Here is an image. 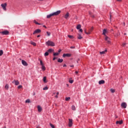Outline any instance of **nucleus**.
Wrapping results in <instances>:
<instances>
[{
    "mask_svg": "<svg viewBox=\"0 0 128 128\" xmlns=\"http://www.w3.org/2000/svg\"><path fill=\"white\" fill-rule=\"evenodd\" d=\"M62 56H63V58H66V57L70 58V56H72V54H63Z\"/></svg>",
    "mask_w": 128,
    "mask_h": 128,
    "instance_id": "obj_5",
    "label": "nucleus"
},
{
    "mask_svg": "<svg viewBox=\"0 0 128 128\" xmlns=\"http://www.w3.org/2000/svg\"><path fill=\"white\" fill-rule=\"evenodd\" d=\"M62 52V50H58V53L60 54V52Z\"/></svg>",
    "mask_w": 128,
    "mask_h": 128,
    "instance_id": "obj_51",
    "label": "nucleus"
},
{
    "mask_svg": "<svg viewBox=\"0 0 128 128\" xmlns=\"http://www.w3.org/2000/svg\"><path fill=\"white\" fill-rule=\"evenodd\" d=\"M94 30V27H91L90 28H88V32H86V28H85L84 30V32L86 34H90L92 33V32Z\"/></svg>",
    "mask_w": 128,
    "mask_h": 128,
    "instance_id": "obj_2",
    "label": "nucleus"
},
{
    "mask_svg": "<svg viewBox=\"0 0 128 128\" xmlns=\"http://www.w3.org/2000/svg\"><path fill=\"white\" fill-rule=\"evenodd\" d=\"M30 44H32V46H36V42H31Z\"/></svg>",
    "mask_w": 128,
    "mask_h": 128,
    "instance_id": "obj_23",
    "label": "nucleus"
},
{
    "mask_svg": "<svg viewBox=\"0 0 128 128\" xmlns=\"http://www.w3.org/2000/svg\"><path fill=\"white\" fill-rule=\"evenodd\" d=\"M40 66H44V62H42V60H40Z\"/></svg>",
    "mask_w": 128,
    "mask_h": 128,
    "instance_id": "obj_26",
    "label": "nucleus"
},
{
    "mask_svg": "<svg viewBox=\"0 0 128 128\" xmlns=\"http://www.w3.org/2000/svg\"><path fill=\"white\" fill-rule=\"evenodd\" d=\"M110 92H114L115 90L114 89H111Z\"/></svg>",
    "mask_w": 128,
    "mask_h": 128,
    "instance_id": "obj_41",
    "label": "nucleus"
},
{
    "mask_svg": "<svg viewBox=\"0 0 128 128\" xmlns=\"http://www.w3.org/2000/svg\"><path fill=\"white\" fill-rule=\"evenodd\" d=\"M43 82H46V76L44 77Z\"/></svg>",
    "mask_w": 128,
    "mask_h": 128,
    "instance_id": "obj_27",
    "label": "nucleus"
},
{
    "mask_svg": "<svg viewBox=\"0 0 128 128\" xmlns=\"http://www.w3.org/2000/svg\"><path fill=\"white\" fill-rule=\"evenodd\" d=\"M92 18H94V16L92 15V13L90 12H89Z\"/></svg>",
    "mask_w": 128,
    "mask_h": 128,
    "instance_id": "obj_42",
    "label": "nucleus"
},
{
    "mask_svg": "<svg viewBox=\"0 0 128 128\" xmlns=\"http://www.w3.org/2000/svg\"><path fill=\"white\" fill-rule=\"evenodd\" d=\"M4 128H6L4 127Z\"/></svg>",
    "mask_w": 128,
    "mask_h": 128,
    "instance_id": "obj_61",
    "label": "nucleus"
},
{
    "mask_svg": "<svg viewBox=\"0 0 128 128\" xmlns=\"http://www.w3.org/2000/svg\"><path fill=\"white\" fill-rule=\"evenodd\" d=\"M70 48H76V47H74V46H71V47H70Z\"/></svg>",
    "mask_w": 128,
    "mask_h": 128,
    "instance_id": "obj_45",
    "label": "nucleus"
},
{
    "mask_svg": "<svg viewBox=\"0 0 128 128\" xmlns=\"http://www.w3.org/2000/svg\"><path fill=\"white\" fill-rule=\"evenodd\" d=\"M54 52V50L50 48L49 50H48V52Z\"/></svg>",
    "mask_w": 128,
    "mask_h": 128,
    "instance_id": "obj_29",
    "label": "nucleus"
},
{
    "mask_svg": "<svg viewBox=\"0 0 128 128\" xmlns=\"http://www.w3.org/2000/svg\"><path fill=\"white\" fill-rule=\"evenodd\" d=\"M38 112H42V107L40 106H38Z\"/></svg>",
    "mask_w": 128,
    "mask_h": 128,
    "instance_id": "obj_14",
    "label": "nucleus"
},
{
    "mask_svg": "<svg viewBox=\"0 0 128 128\" xmlns=\"http://www.w3.org/2000/svg\"><path fill=\"white\" fill-rule=\"evenodd\" d=\"M44 56H48V52H46Z\"/></svg>",
    "mask_w": 128,
    "mask_h": 128,
    "instance_id": "obj_34",
    "label": "nucleus"
},
{
    "mask_svg": "<svg viewBox=\"0 0 128 128\" xmlns=\"http://www.w3.org/2000/svg\"><path fill=\"white\" fill-rule=\"evenodd\" d=\"M106 52H108V50H106L104 51L100 52V54H104Z\"/></svg>",
    "mask_w": 128,
    "mask_h": 128,
    "instance_id": "obj_17",
    "label": "nucleus"
},
{
    "mask_svg": "<svg viewBox=\"0 0 128 128\" xmlns=\"http://www.w3.org/2000/svg\"><path fill=\"white\" fill-rule=\"evenodd\" d=\"M126 43H123V44H122V46H126Z\"/></svg>",
    "mask_w": 128,
    "mask_h": 128,
    "instance_id": "obj_43",
    "label": "nucleus"
},
{
    "mask_svg": "<svg viewBox=\"0 0 128 128\" xmlns=\"http://www.w3.org/2000/svg\"><path fill=\"white\" fill-rule=\"evenodd\" d=\"M1 6L2 8L4 10H6V3L1 4Z\"/></svg>",
    "mask_w": 128,
    "mask_h": 128,
    "instance_id": "obj_7",
    "label": "nucleus"
},
{
    "mask_svg": "<svg viewBox=\"0 0 128 128\" xmlns=\"http://www.w3.org/2000/svg\"><path fill=\"white\" fill-rule=\"evenodd\" d=\"M58 62H64V60L59 58L58 60Z\"/></svg>",
    "mask_w": 128,
    "mask_h": 128,
    "instance_id": "obj_20",
    "label": "nucleus"
},
{
    "mask_svg": "<svg viewBox=\"0 0 128 128\" xmlns=\"http://www.w3.org/2000/svg\"><path fill=\"white\" fill-rule=\"evenodd\" d=\"M105 40L108 42V44H110V38L108 37V36H105Z\"/></svg>",
    "mask_w": 128,
    "mask_h": 128,
    "instance_id": "obj_10",
    "label": "nucleus"
},
{
    "mask_svg": "<svg viewBox=\"0 0 128 128\" xmlns=\"http://www.w3.org/2000/svg\"><path fill=\"white\" fill-rule=\"evenodd\" d=\"M77 38H78V40H82V36H80V34H78Z\"/></svg>",
    "mask_w": 128,
    "mask_h": 128,
    "instance_id": "obj_19",
    "label": "nucleus"
},
{
    "mask_svg": "<svg viewBox=\"0 0 128 128\" xmlns=\"http://www.w3.org/2000/svg\"><path fill=\"white\" fill-rule=\"evenodd\" d=\"M44 90H48V88L47 86L44 87V88H43Z\"/></svg>",
    "mask_w": 128,
    "mask_h": 128,
    "instance_id": "obj_37",
    "label": "nucleus"
},
{
    "mask_svg": "<svg viewBox=\"0 0 128 128\" xmlns=\"http://www.w3.org/2000/svg\"><path fill=\"white\" fill-rule=\"evenodd\" d=\"M41 32L42 30H40L37 29L33 32V34H40V32Z\"/></svg>",
    "mask_w": 128,
    "mask_h": 128,
    "instance_id": "obj_11",
    "label": "nucleus"
},
{
    "mask_svg": "<svg viewBox=\"0 0 128 128\" xmlns=\"http://www.w3.org/2000/svg\"><path fill=\"white\" fill-rule=\"evenodd\" d=\"M60 14V10H58L56 12L52 13L49 15H48L46 18H52V16H58V14Z\"/></svg>",
    "mask_w": 128,
    "mask_h": 128,
    "instance_id": "obj_1",
    "label": "nucleus"
},
{
    "mask_svg": "<svg viewBox=\"0 0 128 128\" xmlns=\"http://www.w3.org/2000/svg\"><path fill=\"white\" fill-rule=\"evenodd\" d=\"M56 58L54 57V58H53V60H56Z\"/></svg>",
    "mask_w": 128,
    "mask_h": 128,
    "instance_id": "obj_46",
    "label": "nucleus"
},
{
    "mask_svg": "<svg viewBox=\"0 0 128 128\" xmlns=\"http://www.w3.org/2000/svg\"><path fill=\"white\" fill-rule=\"evenodd\" d=\"M5 88L6 90H8V84H6V86H5Z\"/></svg>",
    "mask_w": 128,
    "mask_h": 128,
    "instance_id": "obj_35",
    "label": "nucleus"
},
{
    "mask_svg": "<svg viewBox=\"0 0 128 128\" xmlns=\"http://www.w3.org/2000/svg\"><path fill=\"white\" fill-rule=\"evenodd\" d=\"M122 0H117L118 2H121Z\"/></svg>",
    "mask_w": 128,
    "mask_h": 128,
    "instance_id": "obj_55",
    "label": "nucleus"
},
{
    "mask_svg": "<svg viewBox=\"0 0 128 128\" xmlns=\"http://www.w3.org/2000/svg\"><path fill=\"white\" fill-rule=\"evenodd\" d=\"M40 35H38V36H37V38H40Z\"/></svg>",
    "mask_w": 128,
    "mask_h": 128,
    "instance_id": "obj_53",
    "label": "nucleus"
},
{
    "mask_svg": "<svg viewBox=\"0 0 128 128\" xmlns=\"http://www.w3.org/2000/svg\"><path fill=\"white\" fill-rule=\"evenodd\" d=\"M22 88V86L20 85L18 86V88Z\"/></svg>",
    "mask_w": 128,
    "mask_h": 128,
    "instance_id": "obj_40",
    "label": "nucleus"
},
{
    "mask_svg": "<svg viewBox=\"0 0 128 128\" xmlns=\"http://www.w3.org/2000/svg\"><path fill=\"white\" fill-rule=\"evenodd\" d=\"M70 100V97H66L65 98V100H66V102H68V100Z\"/></svg>",
    "mask_w": 128,
    "mask_h": 128,
    "instance_id": "obj_28",
    "label": "nucleus"
},
{
    "mask_svg": "<svg viewBox=\"0 0 128 128\" xmlns=\"http://www.w3.org/2000/svg\"><path fill=\"white\" fill-rule=\"evenodd\" d=\"M80 28H82V26L80 24H78L76 26L77 30H80Z\"/></svg>",
    "mask_w": 128,
    "mask_h": 128,
    "instance_id": "obj_21",
    "label": "nucleus"
},
{
    "mask_svg": "<svg viewBox=\"0 0 128 128\" xmlns=\"http://www.w3.org/2000/svg\"><path fill=\"white\" fill-rule=\"evenodd\" d=\"M68 16H70V13L67 12L66 14L64 15V18H66V20H68Z\"/></svg>",
    "mask_w": 128,
    "mask_h": 128,
    "instance_id": "obj_12",
    "label": "nucleus"
},
{
    "mask_svg": "<svg viewBox=\"0 0 128 128\" xmlns=\"http://www.w3.org/2000/svg\"><path fill=\"white\" fill-rule=\"evenodd\" d=\"M116 124H122V120H121L120 121H116Z\"/></svg>",
    "mask_w": 128,
    "mask_h": 128,
    "instance_id": "obj_18",
    "label": "nucleus"
},
{
    "mask_svg": "<svg viewBox=\"0 0 128 128\" xmlns=\"http://www.w3.org/2000/svg\"><path fill=\"white\" fill-rule=\"evenodd\" d=\"M53 94H56V92H54V93H53Z\"/></svg>",
    "mask_w": 128,
    "mask_h": 128,
    "instance_id": "obj_56",
    "label": "nucleus"
},
{
    "mask_svg": "<svg viewBox=\"0 0 128 128\" xmlns=\"http://www.w3.org/2000/svg\"><path fill=\"white\" fill-rule=\"evenodd\" d=\"M22 62L23 66H28V63H26V62L24 61V60H22Z\"/></svg>",
    "mask_w": 128,
    "mask_h": 128,
    "instance_id": "obj_13",
    "label": "nucleus"
},
{
    "mask_svg": "<svg viewBox=\"0 0 128 128\" xmlns=\"http://www.w3.org/2000/svg\"><path fill=\"white\" fill-rule=\"evenodd\" d=\"M50 126H51L52 128H55L54 126L52 124V123L50 124Z\"/></svg>",
    "mask_w": 128,
    "mask_h": 128,
    "instance_id": "obj_31",
    "label": "nucleus"
},
{
    "mask_svg": "<svg viewBox=\"0 0 128 128\" xmlns=\"http://www.w3.org/2000/svg\"><path fill=\"white\" fill-rule=\"evenodd\" d=\"M46 34H47L48 36H50V32H46Z\"/></svg>",
    "mask_w": 128,
    "mask_h": 128,
    "instance_id": "obj_38",
    "label": "nucleus"
},
{
    "mask_svg": "<svg viewBox=\"0 0 128 128\" xmlns=\"http://www.w3.org/2000/svg\"><path fill=\"white\" fill-rule=\"evenodd\" d=\"M67 86H68V84H67Z\"/></svg>",
    "mask_w": 128,
    "mask_h": 128,
    "instance_id": "obj_59",
    "label": "nucleus"
},
{
    "mask_svg": "<svg viewBox=\"0 0 128 128\" xmlns=\"http://www.w3.org/2000/svg\"><path fill=\"white\" fill-rule=\"evenodd\" d=\"M127 104H126V103L124 102H122V104H121V106L122 108H126V106H127Z\"/></svg>",
    "mask_w": 128,
    "mask_h": 128,
    "instance_id": "obj_6",
    "label": "nucleus"
},
{
    "mask_svg": "<svg viewBox=\"0 0 128 128\" xmlns=\"http://www.w3.org/2000/svg\"><path fill=\"white\" fill-rule=\"evenodd\" d=\"M70 84H72L74 82V80H69Z\"/></svg>",
    "mask_w": 128,
    "mask_h": 128,
    "instance_id": "obj_39",
    "label": "nucleus"
},
{
    "mask_svg": "<svg viewBox=\"0 0 128 128\" xmlns=\"http://www.w3.org/2000/svg\"><path fill=\"white\" fill-rule=\"evenodd\" d=\"M58 94H60V92H56V95H57V96H58Z\"/></svg>",
    "mask_w": 128,
    "mask_h": 128,
    "instance_id": "obj_49",
    "label": "nucleus"
},
{
    "mask_svg": "<svg viewBox=\"0 0 128 128\" xmlns=\"http://www.w3.org/2000/svg\"><path fill=\"white\" fill-rule=\"evenodd\" d=\"M70 68H74V65H70Z\"/></svg>",
    "mask_w": 128,
    "mask_h": 128,
    "instance_id": "obj_50",
    "label": "nucleus"
},
{
    "mask_svg": "<svg viewBox=\"0 0 128 128\" xmlns=\"http://www.w3.org/2000/svg\"><path fill=\"white\" fill-rule=\"evenodd\" d=\"M26 103H30V99H28L26 100Z\"/></svg>",
    "mask_w": 128,
    "mask_h": 128,
    "instance_id": "obj_36",
    "label": "nucleus"
},
{
    "mask_svg": "<svg viewBox=\"0 0 128 128\" xmlns=\"http://www.w3.org/2000/svg\"><path fill=\"white\" fill-rule=\"evenodd\" d=\"M80 32H82V29L80 28Z\"/></svg>",
    "mask_w": 128,
    "mask_h": 128,
    "instance_id": "obj_44",
    "label": "nucleus"
},
{
    "mask_svg": "<svg viewBox=\"0 0 128 128\" xmlns=\"http://www.w3.org/2000/svg\"><path fill=\"white\" fill-rule=\"evenodd\" d=\"M106 32H107L106 29H104L103 30L102 34H104L105 36H106Z\"/></svg>",
    "mask_w": 128,
    "mask_h": 128,
    "instance_id": "obj_16",
    "label": "nucleus"
},
{
    "mask_svg": "<svg viewBox=\"0 0 128 128\" xmlns=\"http://www.w3.org/2000/svg\"><path fill=\"white\" fill-rule=\"evenodd\" d=\"M68 36L69 38H74V36H72L68 35Z\"/></svg>",
    "mask_w": 128,
    "mask_h": 128,
    "instance_id": "obj_33",
    "label": "nucleus"
},
{
    "mask_svg": "<svg viewBox=\"0 0 128 128\" xmlns=\"http://www.w3.org/2000/svg\"><path fill=\"white\" fill-rule=\"evenodd\" d=\"M4 54V51L2 50H0V56H2Z\"/></svg>",
    "mask_w": 128,
    "mask_h": 128,
    "instance_id": "obj_24",
    "label": "nucleus"
},
{
    "mask_svg": "<svg viewBox=\"0 0 128 128\" xmlns=\"http://www.w3.org/2000/svg\"><path fill=\"white\" fill-rule=\"evenodd\" d=\"M126 24L124 23V26Z\"/></svg>",
    "mask_w": 128,
    "mask_h": 128,
    "instance_id": "obj_58",
    "label": "nucleus"
},
{
    "mask_svg": "<svg viewBox=\"0 0 128 128\" xmlns=\"http://www.w3.org/2000/svg\"><path fill=\"white\" fill-rule=\"evenodd\" d=\"M44 28H46V26H43Z\"/></svg>",
    "mask_w": 128,
    "mask_h": 128,
    "instance_id": "obj_54",
    "label": "nucleus"
},
{
    "mask_svg": "<svg viewBox=\"0 0 128 128\" xmlns=\"http://www.w3.org/2000/svg\"><path fill=\"white\" fill-rule=\"evenodd\" d=\"M41 0V1H42V0Z\"/></svg>",
    "mask_w": 128,
    "mask_h": 128,
    "instance_id": "obj_57",
    "label": "nucleus"
},
{
    "mask_svg": "<svg viewBox=\"0 0 128 128\" xmlns=\"http://www.w3.org/2000/svg\"><path fill=\"white\" fill-rule=\"evenodd\" d=\"M64 68H66V64H64V66H63Z\"/></svg>",
    "mask_w": 128,
    "mask_h": 128,
    "instance_id": "obj_48",
    "label": "nucleus"
},
{
    "mask_svg": "<svg viewBox=\"0 0 128 128\" xmlns=\"http://www.w3.org/2000/svg\"><path fill=\"white\" fill-rule=\"evenodd\" d=\"M34 22L36 24H38L39 26H40V24L36 20H34Z\"/></svg>",
    "mask_w": 128,
    "mask_h": 128,
    "instance_id": "obj_25",
    "label": "nucleus"
},
{
    "mask_svg": "<svg viewBox=\"0 0 128 128\" xmlns=\"http://www.w3.org/2000/svg\"><path fill=\"white\" fill-rule=\"evenodd\" d=\"M55 98H58V95L56 96H55Z\"/></svg>",
    "mask_w": 128,
    "mask_h": 128,
    "instance_id": "obj_52",
    "label": "nucleus"
},
{
    "mask_svg": "<svg viewBox=\"0 0 128 128\" xmlns=\"http://www.w3.org/2000/svg\"><path fill=\"white\" fill-rule=\"evenodd\" d=\"M106 82L104 80H101L98 82L99 84H104Z\"/></svg>",
    "mask_w": 128,
    "mask_h": 128,
    "instance_id": "obj_15",
    "label": "nucleus"
},
{
    "mask_svg": "<svg viewBox=\"0 0 128 128\" xmlns=\"http://www.w3.org/2000/svg\"><path fill=\"white\" fill-rule=\"evenodd\" d=\"M46 46H54V43L53 42L50 40H48L46 42Z\"/></svg>",
    "mask_w": 128,
    "mask_h": 128,
    "instance_id": "obj_3",
    "label": "nucleus"
},
{
    "mask_svg": "<svg viewBox=\"0 0 128 128\" xmlns=\"http://www.w3.org/2000/svg\"><path fill=\"white\" fill-rule=\"evenodd\" d=\"M36 128H39L38 127H37Z\"/></svg>",
    "mask_w": 128,
    "mask_h": 128,
    "instance_id": "obj_60",
    "label": "nucleus"
},
{
    "mask_svg": "<svg viewBox=\"0 0 128 128\" xmlns=\"http://www.w3.org/2000/svg\"><path fill=\"white\" fill-rule=\"evenodd\" d=\"M68 120V126L70 128V126H72V119L69 118Z\"/></svg>",
    "mask_w": 128,
    "mask_h": 128,
    "instance_id": "obj_8",
    "label": "nucleus"
},
{
    "mask_svg": "<svg viewBox=\"0 0 128 128\" xmlns=\"http://www.w3.org/2000/svg\"><path fill=\"white\" fill-rule=\"evenodd\" d=\"M12 84H14L16 86H18L20 84V82H18V80H14L13 82H12Z\"/></svg>",
    "mask_w": 128,
    "mask_h": 128,
    "instance_id": "obj_9",
    "label": "nucleus"
},
{
    "mask_svg": "<svg viewBox=\"0 0 128 128\" xmlns=\"http://www.w3.org/2000/svg\"><path fill=\"white\" fill-rule=\"evenodd\" d=\"M58 54H60L59 52H55V53H54L53 56H58Z\"/></svg>",
    "mask_w": 128,
    "mask_h": 128,
    "instance_id": "obj_32",
    "label": "nucleus"
},
{
    "mask_svg": "<svg viewBox=\"0 0 128 128\" xmlns=\"http://www.w3.org/2000/svg\"><path fill=\"white\" fill-rule=\"evenodd\" d=\"M75 74H78V72L76 71V72H75Z\"/></svg>",
    "mask_w": 128,
    "mask_h": 128,
    "instance_id": "obj_47",
    "label": "nucleus"
},
{
    "mask_svg": "<svg viewBox=\"0 0 128 128\" xmlns=\"http://www.w3.org/2000/svg\"><path fill=\"white\" fill-rule=\"evenodd\" d=\"M42 70H46V66H44V65L42 66Z\"/></svg>",
    "mask_w": 128,
    "mask_h": 128,
    "instance_id": "obj_22",
    "label": "nucleus"
},
{
    "mask_svg": "<svg viewBox=\"0 0 128 128\" xmlns=\"http://www.w3.org/2000/svg\"><path fill=\"white\" fill-rule=\"evenodd\" d=\"M0 34L2 36H8V34H10V32L6 30H4V31H2V32H0Z\"/></svg>",
    "mask_w": 128,
    "mask_h": 128,
    "instance_id": "obj_4",
    "label": "nucleus"
},
{
    "mask_svg": "<svg viewBox=\"0 0 128 128\" xmlns=\"http://www.w3.org/2000/svg\"><path fill=\"white\" fill-rule=\"evenodd\" d=\"M72 110H76V106H72Z\"/></svg>",
    "mask_w": 128,
    "mask_h": 128,
    "instance_id": "obj_30",
    "label": "nucleus"
}]
</instances>
